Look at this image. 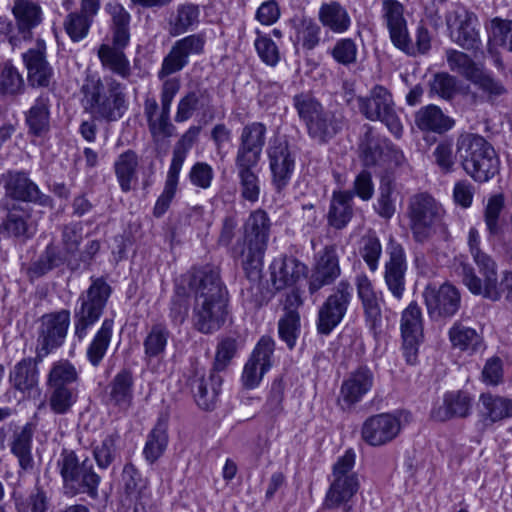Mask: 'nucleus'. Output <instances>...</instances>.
Wrapping results in <instances>:
<instances>
[{"mask_svg":"<svg viewBox=\"0 0 512 512\" xmlns=\"http://www.w3.org/2000/svg\"><path fill=\"white\" fill-rule=\"evenodd\" d=\"M80 375L76 367L68 360L54 362L48 372L46 386L57 388H78Z\"/></svg>","mask_w":512,"mask_h":512,"instance_id":"6e6d98bb","label":"nucleus"},{"mask_svg":"<svg viewBox=\"0 0 512 512\" xmlns=\"http://www.w3.org/2000/svg\"><path fill=\"white\" fill-rule=\"evenodd\" d=\"M271 182L277 192L290 183L295 170L297 151L285 136L274 137L267 148Z\"/></svg>","mask_w":512,"mask_h":512,"instance_id":"9b49d317","label":"nucleus"},{"mask_svg":"<svg viewBox=\"0 0 512 512\" xmlns=\"http://www.w3.org/2000/svg\"><path fill=\"white\" fill-rule=\"evenodd\" d=\"M194 294L191 321L195 330L213 334L220 330L228 318V290L217 266L193 268L184 278Z\"/></svg>","mask_w":512,"mask_h":512,"instance_id":"f257e3e1","label":"nucleus"},{"mask_svg":"<svg viewBox=\"0 0 512 512\" xmlns=\"http://www.w3.org/2000/svg\"><path fill=\"white\" fill-rule=\"evenodd\" d=\"M274 346L275 342L270 337H262L259 340L243 369L242 382L246 388H256L264 374L271 368Z\"/></svg>","mask_w":512,"mask_h":512,"instance_id":"b1692460","label":"nucleus"},{"mask_svg":"<svg viewBox=\"0 0 512 512\" xmlns=\"http://www.w3.org/2000/svg\"><path fill=\"white\" fill-rule=\"evenodd\" d=\"M401 431V420L393 413H380L367 418L361 428L362 439L378 447L393 441Z\"/></svg>","mask_w":512,"mask_h":512,"instance_id":"aec40b11","label":"nucleus"},{"mask_svg":"<svg viewBox=\"0 0 512 512\" xmlns=\"http://www.w3.org/2000/svg\"><path fill=\"white\" fill-rule=\"evenodd\" d=\"M271 220L263 209L252 211L244 223V240L237 241L231 248L234 258L241 259L245 274L257 278L263 267L271 231Z\"/></svg>","mask_w":512,"mask_h":512,"instance_id":"7ed1b4c3","label":"nucleus"},{"mask_svg":"<svg viewBox=\"0 0 512 512\" xmlns=\"http://www.w3.org/2000/svg\"><path fill=\"white\" fill-rule=\"evenodd\" d=\"M467 244L472 259L479 269V273L482 277L486 275V282L490 288L494 287L493 279L489 276H494V268L497 266V263L489 254L481 249V237L475 227L469 229Z\"/></svg>","mask_w":512,"mask_h":512,"instance_id":"603ef678","label":"nucleus"},{"mask_svg":"<svg viewBox=\"0 0 512 512\" xmlns=\"http://www.w3.org/2000/svg\"><path fill=\"white\" fill-rule=\"evenodd\" d=\"M318 19L323 27L336 34L347 32L352 24L348 11L337 1L322 3L318 11Z\"/></svg>","mask_w":512,"mask_h":512,"instance_id":"49530a36","label":"nucleus"},{"mask_svg":"<svg viewBox=\"0 0 512 512\" xmlns=\"http://www.w3.org/2000/svg\"><path fill=\"white\" fill-rule=\"evenodd\" d=\"M442 215V206L429 194L419 193L412 196L408 204V217L415 241H427L441 221Z\"/></svg>","mask_w":512,"mask_h":512,"instance_id":"1a4fd4ad","label":"nucleus"},{"mask_svg":"<svg viewBox=\"0 0 512 512\" xmlns=\"http://www.w3.org/2000/svg\"><path fill=\"white\" fill-rule=\"evenodd\" d=\"M415 124L422 131L442 134L453 127L454 121L439 107L427 105L416 112Z\"/></svg>","mask_w":512,"mask_h":512,"instance_id":"3c124183","label":"nucleus"},{"mask_svg":"<svg viewBox=\"0 0 512 512\" xmlns=\"http://www.w3.org/2000/svg\"><path fill=\"white\" fill-rule=\"evenodd\" d=\"M104 10L109 16V31L112 40L131 41L130 12L117 0L108 1Z\"/></svg>","mask_w":512,"mask_h":512,"instance_id":"a18cd8bd","label":"nucleus"},{"mask_svg":"<svg viewBox=\"0 0 512 512\" xmlns=\"http://www.w3.org/2000/svg\"><path fill=\"white\" fill-rule=\"evenodd\" d=\"M345 124L342 110L328 109L316 124H312L309 136L320 143H327L343 130Z\"/></svg>","mask_w":512,"mask_h":512,"instance_id":"09e8293b","label":"nucleus"},{"mask_svg":"<svg viewBox=\"0 0 512 512\" xmlns=\"http://www.w3.org/2000/svg\"><path fill=\"white\" fill-rule=\"evenodd\" d=\"M111 287L103 278H92L89 288L80 294L74 309V337L82 341L103 314Z\"/></svg>","mask_w":512,"mask_h":512,"instance_id":"423d86ee","label":"nucleus"},{"mask_svg":"<svg viewBox=\"0 0 512 512\" xmlns=\"http://www.w3.org/2000/svg\"><path fill=\"white\" fill-rule=\"evenodd\" d=\"M139 159L133 150L121 153L114 162V172L123 193H128L138 181Z\"/></svg>","mask_w":512,"mask_h":512,"instance_id":"8fccbe9b","label":"nucleus"},{"mask_svg":"<svg viewBox=\"0 0 512 512\" xmlns=\"http://www.w3.org/2000/svg\"><path fill=\"white\" fill-rule=\"evenodd\" d=\"M129 44L130 42L127 41L112 39L109 42L100 44L97 56L102 68L122 79H128L132 74L130 61L125 53V49Z\"/></svg>","mask_w":512,"mask_h":512,"instance_id":"cd10ccee","label":"nucleus"},{"mask_svg":"<svg viewBox=\"0 0 512 512\" xmlns=\"http://www.w3.org/2000/svg\"><path fill=\"white\" fill-rule=\"evenodd\" d=\"M78 396V388L47 387L48 406L57 415L69 413L77 402Z\"/></svg>","mask_w":512,"mask_h":512,"instance_id":"4d7b16f0","label":"nucleus"},{"mask_svg":"<svg viewBox=\"0 0 512 512\" xmlns=\"http://www.w3.org/2000/svg\"><path fill=\"white\" fill-rule=\"evenodd\" d=\"M473 396L465 390L448 391L443 401L431 410V418L444 422L452 418H466L471 414Z\"/></svg>","mask_w":512,"mask_h":512,"instance_id":"c85d7f7f","label":"nucleus"},{"mask_svg":"<svg viewBox=\"0 0 512 512\" xmlns=\"http://www.w3.org/2000/svg\"><path fill=\"white\" fill-rule=\"evenodd\" d=\"M479 403V415L486 425L512 417V398L486 392L480 394Z\"/></svg>","mask_w":512,"mask_h":512,"instance_id":"a19ab883","label":"nucleus"},{"mask_svg":"<svg viewBox=\"0 0 512 512\" xmlns=\"http://www.w3.org/2000/svg\"><path fill=\"white\" fill-rule=\"evenodd\" d=\"M37 355L35 358H23L17 362L9 373V382L11 386L23 395H31L39 384V370L37 365Z\"/></svg>","mask_w":512,"mask_h":512,"instance_id":"72a5a7b5","label":"nucleus"},{"mask_svg":"<svg viewBox=\"0 0 512 512\" xmlns=\"http://www.w3.org/2000/svg\"><path fill=\"white\" fill-rule=\"evenodd\" d=\"M449 340L455 349L468 355H475L486 350L482 333L461 322H455L448 331Z\"/></svg>","mask_w":512,"mask_h":512,"instance_id":"e433bc0d","label":"nucleus"},{"mask_svg":"<svg viewBox=\"0 0 512 512\" xmlns=\"http://www.w3.org/2000/svg\"><path fill=\"white\" fill-rule=\"evenodd\" d=\"M10 12L23 41L33 38V31L44 22L45 15L41 3L37 0H12Z\"/></svg>","mask_w":512,"mask_h":512,"instance_id":"a878e982","label":"nucleus"},{"mask_svg":"<svg viewBox=\"0 0 512 512\" xmlns=\"http://www.w3.org/2000/svg\"><path fill=\"white\" fill-rule=\"evenodd\" d=\"M292 28L294 34L291 39L296 50L310 52L320 45L322 29L313 18H295L292 20Z\"/></svg>","mask_w":512,"mask_h":512,"instance_id":"ea45409f","label":"nucleus"},{"mask_svg":"<svg viewBox=\"0 0 512 512\" xmlns=\"http://www.w3.org/2000/svg\"><path fill=\"white\" fill-rule=\"evenodd\" d=\"M456 151L462 169L477 183H486L499 172L500 161L495 149L478 134H461L457 138Z\"/></svg>","mask_w":512,"mask_h":512,"instance_id":"20e7f679","label":"nucleus"},{"mask_svg":"<svg viewBox=\"0 0 512 512\" xmlns=\"http://www.w3.org/2000/svg\"><path fill=\"white\" fill-rule=\"evenodd\" d=\"M200 10L197 5L184 4L177 8V13L170 23V34L178 36L194 29L199 23Z\"/></svg>","mask_w":512,"mask_h":512,"instance_id":"052dcab7","label":"nucleus"},{"mask_svg":"<svg viewBox=\"0 0 512 512\" xmlns=\"http://www.w3.org/2000/svg\"><path fill=\"white\" fill-rule=\"evenodd\" d=\"M354 216V202L351 191H333L328 212L327 225L334 230H343Z\"/></svg>","mask_w":512,"mask_h":512,"instance_id":"f704fd0d","label":"nucleus"},{"mask_svg":"<svg viewBox=\"0 0 512 512\" xmlns=\"http://www.w3.org/2000/svg\"><path fill=\"white\" fill-rule=\"evenodd\" d=\"M0 181L3 183L5 195L13 200L32 202L44 207L52 204V199L40 191L25 171L8 170L1 174Z\"/></svg>","mask_w":512,"mask_h":512,"instance_id":"dca6fc26","label":"nucleus"},{"mask_svg":"<svg viewBox=\"0 0 512 512\" xmlns=\"http://www.w3.org/2000/svg\"><path fill=\"white\" fill-rule=\"evenodd\" d=\"M126 86L113 77L87 76L81 86V104L94 120L114 122L128 109Z\"/></svg>","mask_w":512,"mask_h":512,"instance_id":"f03ea898","label":"nucleus"},{"mask_svg":"<svg viewBox=\"0 0 512 512\" xmlns=\"http://www.w3.org/2000/svg\"><path fill=\"white\" fill-rule=\"evenodd\" d=\"M212 110V96L207 89L190 90L179 98L174 121L184 123L190 120L196 112H202L203 115H206Z\"/></svg>","mask_w":512,"mask_h":512,"instance_id":"473e14b6","label":"nucleus"},{"mask_svg":"<svg viewBox=\"0 0 512 512\" xmlns=\"http://www.w3.org/2000/svg\"><path fill=\"white\" fill-rule=\"evenodd\" d=\"M241 197L256 203L261 192L260 178L257 173L258 163L234 161Z\"/></svg>","mask_w":512,"mask_h":512,"instance_id":"de8ad7c7","label":"nucleus"},{"mask_svg":"<svg viewBox=\"0 0 512 512\" xmlns=\"http://www.w3.org/2000/svg\"><path fill=\"white\" fill-rule=\"evenodd\" d=\"M446 24L451 40L466 50L477 51L482 46L478 17L464 8L446 14Z\"/></svg>","mask_w":512,"mask_h":512,"instance_id":"2eb2a0df","label":"nucleus"},{"mask_svg":"<svg viewBox=\"0 0 512 512\" xmlns=\"http://www.w3.org/2000/svg\"><path fill=\"white\" fill-rule=\"evenodd\" d=\"M471 82L482 91L486 100L490 103H494L507 92L501 81L495 79L492 75L483 70H480Z\"/></svg>","mask_w":512,"mask_h":512,"instance_id":"774afa93","label":"nucleus"},{"mask_svg":"<svg viewBox=\"0 0 512 512\" xmlns=\"http://www.w3.org/2000/svg\"><path fill=\"white\" fill-rule=\"evenodd\" d=\"M301 332L300 315L297 310L287 308V311L278 321V334L280 339L292 350Z\"/></svg>","mask_w":512,"mask_h":512,"instance_id":"680f3d73","label":"nucleus"},{"mask_svg":"<svg viewBox=\"0 0 512 512\" xmlns=\"http://www.w3.org/2000/svg\"><path fill=\"white\" fill-rule=\"evenodd\" d=\"M30 218L29 209L19 204H13L8 208L6 218L0 226V231L8 237L31 238L36 233V225Z\"/></svg>","mask_w":512,"mask_h":512,"instance_id":"c9c22d12","label":"nucleus"},{"mask_svg":"<svg viewBox=\"0 0 512 512\" xmlns=\"http://www.w3.org/2000/svg\"><path fill=\"white\" fill-rule=\"evenodd\" d=\"M505 198L502 193L494 194L488 198L484 208V222L490 236L500 232V215L504 209Z\"/></svg>","mask_w":512,"mask_h":512,"instance_id":"338daca9","label":"nucleus"},{"mask_svg":"<svg viewBox=\"0 0 512 512\" xmlns=\"http://www.w3.org/2000/svg\"><path fill=\"white\" fill-rule=\"evenodd\" d=\"M271 283L276 290L295 285L307 274V266L293 256L275 258L269 266Z\"/></svg>","mask_w":512,"mask_h":512,"instance_id":"c756f323","label":"nucleus"},{"mask_svg":"<svg viewBox=\"0 0 512 512\" xmlns=\"http://www.w3.org/2000/svg\"><path fill=\"white\" fill-rule=\"evenodd\" d=\"M133 385L131 371H119L108 385V403L120 412H127L133 403Z\"/></svg>","mask_w":512,"mask_h":512,"instance_id":"4c0bfd02","label":"nucleus"},{"mask_svg":"<svg viewBox=\"0 0 512 512\" xmlns=\"http://www.w3.org/2000/svg\"><path fill=\"white\" fill-rule=\"evenodd\" d=\"M168 444L167 430L164 424L158 423L148 434L143 454L149 463L157 461L164 453Z\"/></svg>","mask_w":512,"mask_h":512,"instance_id":"e2e57ef3","label":"nucleus"},{"mask_svg":"<svg viewBox=\"0 0 512 512\" xmlns=\"http://www.w3.org/2000/svg\"><path fill=\"white\" fill-rule=\"evenodd\" d=\"M354 465L355 453L351 449L345 451L334 463L330 485L323 501L324 508L335 509L346 505L357 494L360 483L358 475L353 471Z\"/></svg>","mask_w":512,"mask_h":512,"instance_id":"0eeeda50","label":"nucleus"},{"mask_svg":"<svg viewBox=\"0 0 512 512\" xmlns=\"http://www.w3.org/2000/svg\"><path fill=\"white\" fill-rule=\"evenodd\" d=\"M113 327V319L105 318L89 343L86 357L93 367H98L104 359L111 343Z\"/></svg>","mask_w":512,"mask_h":512,"instance_id":"864d4df0","label":"nucleus"},{"mask_svg":"<svg viewBox=\"0 0 512 512\" xmlns=\"http://www.w3.org/2000/svg\"><path fill=\"white\" fill-rule=\"evenodd\" d=\"M446 59L449 68L453 72L462 75L469 81H472L481 70L466 53L455 49L446 51Z\"/></svg>","mask_w":512,"mask_h":512,"instance_id":"69168bd1","label":"nucleus"},{"mask_svg":"<svg viewBox=\"0 0 512 512\" xmlns=\"http://www.w3.org/2000/svg\"><path fill=\"white\" fill-rule=\"evenodd\" d=\"M14 504L17 512H46L49 498L47 492L36 485L27 497L15 496Z\"/></svg>","mask_w":512,"mask_h":512,"instance_id":"0e129e2a","label":"nucleus"},{"mask_svg":"<svg viewBox=\"0 0 512 512\" xmlns=\"http://www.w3.org/2000/svg\"><path fill=\"white\" fill-rule=\"evenodd\" d=\"M400 330L403 340V354L406 362H417L419 345L423 340L422 311L417 302L412 301L401 314Z\"/></svg>","mask_w":512,"mask_h":512,"instance_id":"f3484780","label":"nucleus"},{"mask_svg":"<svg viewBox=\"0 0 512 512\" xmlns=\"http://www.w3.org/2000/svg\"><path fill=\"white\" fill-rule=\"evenodd\" d=\"M57 468L63 480L65 494L76 496L87 494L98 498L101 477L95 472L88 456L79 457L73 450L63 449L57 460Z\"/></svg>","mask_w":512,"mask_h":512,"instance_id":"39448f33","label":"nucleus"},{"mask_svg":"<svg viewBox=\"0 0 512 512\" xmlns=\"http://www.w3.org/2000/svg\"><path fill=\"white\" fill-rule=\"evenodd\" d=\"M222 377L219 373L211 371L208 377L196 378L192 383L197 405L204 410H212L221 391Z\"/></svg>","mask_w":512,"mask_h":512,"instance_id":"37998d69","label":"nucleus"},{"mask_svg":"<svg viewBox=\"0 0 512 512\" xmlns=\"http://www.w3.org/2000/svg\"><path fill=\"white\" fill-rule=\"evenodd\" d=\"M374 385V374L367 366H360L343 380L338 404L343 410L352 409L367 395Z\"/></svg>","mask_w":512,"mask_h":512,"instance_id":"412c9836","label":"nucleus"},{"mask_svg":"<svg viewBox=\"0 0 512 512\" xmlns=\"http://www.w3.org/2000/svg\"><path fill=\"white\" fill-rule=\"evenodd\" d=\"M38 323L36 354L38 361H42L65 343L71 313L68 309L46 313L40 317Z\"/></svg>","mask_w":512,"mask_h":512,"instance_id":"9d476101","label":"nucleus"},{"mask_svg":"<svg viewBox=\"0 0 512 512\" xmlns=\"http://www.w3.org/2000/svg\"><path fill=\"white\" fill-rule=\"evenodd\" d=\"M205 42L203 33L191 34L177 40L164 57L157 77L170 76L181 71L188 64L190 55H199L203 52Z\"/></svg>","mask_w":512,"mask_h":512,"instance_id":"a211bd4d","label":"nucleus"},{"mask_svg":"<svg viewBox=\"0 0 512 512\" xmlns=\"http://www.w3.org/2000/svg\"><path fill=\"white\" fill-rule=\"evenodd\" d=\"M423 297L428 315L432 320L450 318L460 307V293L448 283L439 287L428 285L423 292Z\"/></svg>","mask_w":512,"mask_h":512,"instance_id":"6ab92c4d","label":"nucleus"},{"mask_svg":"<svg viewBox=\"0 0 512 512\" xmlns=\"http://www.w3.org/2000/svg\"><path fill=\"white\" fill-rule=\"evenodd\" d=\"M94 19L80 11H73L66 15L63 27L70 40L74 43L85 39L90 31Z\"/></svg>","mask_w":512,"mask_h":512,"instance_id":"bf43d9fd","label":"nucleus"},{"mask_svg":"<svg viewBox=\"0 0 512 512\" xmlns=\"http://www.w3.org/2000/svg\"><path fill=\"white\" fill-rule=\"evenodd\" d=\"M21 59L31 88H50L55 84V70L48 61L47 44L37 38L32 47L22 53Z\"/></svg>","mask_w":512,"mask_h":512,"instance_id":"4468645a","label":"nucleus"},{"mask_svg":"<svg viewBox=\"0 0 512 512\" xmlns=\"http://www.w3.org/2000/svg\"><path fill=\"white\" fill-rule=\"evenodd\" d=\"M267 127L262 122L246 124L240 133L234 161L258 163L266 143Z\"/></svg>","mask_w":512,"mask_h":512,"instance_id":"393cba45","label":"nucleus"},{"mask_svg":"<svg viewBox=\"0 0 512 512\" xmlns=\"http://www.w3.org/2000/svg\"><path fill=\"white\" fill-rule=\"evenodd\" d=\"M352 291L351 284L342 280L320 306L317 318L320 334L329 335L341 323L352 300Z\"/></svg>","mask_w":512,"mask_h":512,"instance_id":"ddd939ff","label":"nucleus"},{"mask_svg":"<svg viewBox=\"0 0 512 512\" xmlns=\"http://www.w3.org/2000/svg\"><path fill=\"white\" fill-rule=\"evenodd\" d=\"M35 432V425L28 422L22 427L13 430L11 442V453L17 457L20 468L23 471H30L34 467L32 456V440Z\"/></svg>","mask_w":512,"mask_h":512,"instance_id":"79ce46f5","label":"nucleus"},{"mask_svg":"<svg viewBox=\"0 0 512 512\" xmlns=\"http://www.w3.org/2000/svg\"><path fill=\"white\" fill-rule=\"evenodd\" d=\"M341 274L339 257L334 246H326L319 256L309 280V292L316 293L333 283Z\"/></svg>","mask_w":512,"mask_h":512,"instance_id":"2f4dec72","label":"nucleus"},{"mask_svg":"<svg viewBox=\"0 0 512 512\" xmlns=\"http://www.w3.org/2000/svg\"><path fill=\"white\" fill-rule=\"evenodd\" d=\"M122 481L126 499L134 505V510L137 511L139 507L144 508L151 493L147 481L133 464L127 463L124 466Z\"/></svg>","mask_w":512,"mask_h":512,"instance_id":"58836bf2","label":"nucleus"},{"mask_svg":"<svg viewBox=\"0 0 512 512\" xmlns=\"http://www.w3.org/2000/svg\"><path fill=\"white\" fill-rule=\"evenodd\" d=\"M381 14L392 43L408 54L413 53L403 5L397 0H382Z\"/></svg>","mask_w":512,"mask_h":512,"instance_id":"4be33fe9","label":"nucleus"},{"mask_svg":"<svg viewBox=\"0 0 512 512\" xmlns=\"http://www.w3.org/2000/svg\"><path fill=\"white\" fill-rule=\"evenodd\" d=\"M355 285L358 299L364 311L366 324L370 330L376 333L382 321L381 292L375 290L372 281L363 273L356 276Z\"/></svg>","mask_w":512,"mask_h":512,"instance_id":"bb28decb","label":"nucleus"},{"mask_svg":"<svg viewBox=\"0 0 512 512\" xmlns=\"http://www.w3.org/2000/svg\"><path fill=\"white\" fill-rule=\"evenodd\" d=\"M170 331L163 323H156L151 326L143 341L144 360L150 363L153 360H160L164 357Z\"/></svg>","mask_w":512,"mask_h":512,"instance_id":"5fc2aeb1","label":"nucleus"},{"mask_svg":"<svg viewBox=\"0 0 512 512\" xmlns=\"http://www.w3.org/2000/svg\"><path fill=\"white\" fill-rule=\"evenodd\" d=\"M458 274L461 276L463 284L472 294L496 302L499 301L506 292V300L512 303V272L504 271L499 280L498 267L496 266L494 268V276H490L494 283V287L492 288L487 285L486 275L479 277L473 266L469 263H461L458 267Z\"/></svg>","mask_w":512,"mask_h":512,"instance_id":"f8f14e48","label":"nucleus"},{"mask_svg":"<svg viewBox=\"0 0 512 512\" xmlns=\"http://www.w3.org/2000/svg\"><path fill=\"white\" fill-rule=\"evenodd\" d=\"M359 112L369 121H380L396 138L403 135V125L396 111L395 102L390 91L375 85L366 96L357 97Z\"/></svg>","mask_w":512,"mask_h":512,"instance_id":"6e6552de","label":"nucleus"},{"mask_svg":"<svg viewBox=\"0 0 512 512\" xmlns=\"http://www.w3.org/2000/svg\"><path fill=\"white\" fill-rule=\"evenodd\" d=\"M51 99L48 93H41L25 113V123L28 131L34 136H42L50 128Z\"/></svg>","mask_w":512,"mask_h":512,"instance_id":"c03bdc74","label":"nucleus"},{"mask_svg":"<svg viewBox=\"0 0 512 512\" xmlns=\"http://www.w3.org/2000/svg\"><path fill=\"white\" fill-rule=\"evenodd\" d=\"M25 92V81L18 68L11 61L3 64L0 73V94L15 97Z\"/></svg>","mask_w":512,"mask_h":512,"instance_id":"13d9d810","label":"nucleus"},{"mask_svg":"<svg viewBox=\"0 0 512 512\" xmlns=\"http://www.w3.org/2000/svg\"><path fill=\"white\" fill-rule=\"evenodd\" d=\"M144 116L154 140L169 138L175 131L170 119L171 107L159 104L155 97L147 96L143 103Z\"/></svg>","mask_w":512,"mask_h":512,"instance_id":"7c9ffc66","label":"nucleus"},{"mask_svg":"<svg viewBox=\"0 0 512 512\" xmlns=\"http://www.w3.org/2000/svg\"><path fill=\"white\" fill-rule=\"evenodd\" d=\"M389 259L384 265V281L392 296L401 300L405 292L407 261L401 244L391 240L387 247Z\"/></svg>","mask_w":512,"mask_h":512,"instance_id":"5701e85b","label":"nucleus"}]
</instances>
